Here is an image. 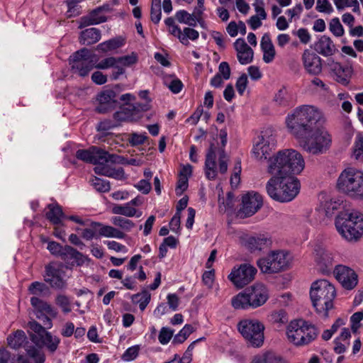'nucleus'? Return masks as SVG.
Wrapping results in <instances>:
<instances>
[{
	"label": "nucleus",
	"instance_id": "1",
	"mask_svg": "<svg viewBox=\"0 0 363 363\" xmlns=\"http://www.w3.org/2000/svg\"><path fill=\"white\" fill-rule=\"evenodd\" d=\"M321 116V112L315 106L302 105L286 118L289 131L297 140L299 146L313 155L323 153L331 143L330 134L317 126Z\"/></svg>",
	"mask_w": 363,
	"mask_h": 363
},
{
	"label": "nucleus",
	"instance_id": "2",
	"mask_svg": "<svg viewBox=\"0 0 363 363\" xmlns=\"http://www.w3.org/2000/svg\"><path fill=\"white\" fill-rule=\"evenodd\" d=\"M76 157L86 163L96 165L94 171L96 174L122 180L125 179L122 167L115 168V163H124L122 156L109 154L96 146L89 149H80L76 152Z\"/></svg>",
	"mask_w": 363,
	"mask_h": 363
},
{
	"label": "nucleus",
	"instance_id": "3",
	"mask_svg": "<svg viewBox=\"0 0 363 363\" xmlns=\"http://www.w3.org/2000/svg\"><path fill=\"white\" fill-rule=\"evenodd\" d=\"M305 162L301 153L294 149L279 151L269 158L267 172L270 174L292 175L302 172Z\"/></svg>",
	"mask_w": 363,
	"mask_h": 363
},
{
	"label": "nucleus",
	"instance_id": "4",
	"mask_svg": "<svg viewBox=\"0 0 363 363\" xmlns=\"http://www.w3.org/2000/svg\"><path fill=\"white\" fill-rule=\"evenodd\" d=\"M272 175L266 184V191L272 199L289 202L298 195L301 184L297 178L292 175Z\"/></svg>",
	"mask_w": 363,
	"mask_h": 363
},
{
	"label": "nucleus",
	"instance_id": "5",
	"mask_svg": "<svg viewBox=\"0 0 363 363\" xmlns=\"http://www.w3.org/2000/svg\"><path fill=\"white\" fill-rule=\"evenodd\" d=\"M336 296L335 286L326 279L314 281L310 291V297L316 312L323 318L328 317V311L333 308Z\"/></svg>",
	"mask_w": 363,
	"mask_h": 363
},
{
	"label": "nucleus",
	"instance_id": "6",
	"mask_svg": "<svg viewBox=\"0 0 363 363\" xmlns=\"http://www.w3.org/2000/svg\"><path fill=\"white\" fill-rule=\"evenodd\" d=\"M268 298L269 293L266 286L256 284L234 296L231 303L235 309L256 308L264 304Z\"/></svg>",
	"mask_w": 363,
	"mask_h": 363
},
{
	"label": "nucleus",
	"instance_id": "7",
	"mask_svg": "<svg viewBox=\"0 0 363 363\" xmlns=\"http://www.w3.org/2000/svg\"><path fill=\"white\" fill-rule=\"evenodd\" d=\"M336 186L350 198L362 199L363 172L351 167L344 169L337 178Z\"/></svg>",
	"mask_w": 363,
	"mask_h": 363
},
{
	"label": "nucleus",
	"instance_id": "8",
	"mask_svg": "<svg viewBox=\"0 0 363 363\" xmlns=\"http://www.w3.org/2000/svg\"><path fill=\"white\" fill-rule=\"evenodd\" d=\"M335 227L347 240H357L363 233V216L357 212H341L335 219Z\"/></svg>",
	"mask_w": 363,
	"mask_h": 363
},
{
	"label": "nucleus",
	"instance_id": "9",
	"mask_svg": "<svg viewBox=\"0 0 363 363\" xmlns=\"http://www.w3.org/2000/svg\"><path fill=\"white\" fill-rule=\"evenodd\" d=\"M318 333L314 325L302 319L291 321L286 329L289 341L296 346L308 345L317 338Z\"/></svg>",
	"mask_w": 363,
	"mask_h": 363
},
{
	"label": "nucleus",
	"instance_id": "10",
	"mask_svg": "<svg viewBox=\"0 0 363 363\" xmlns=\"http://www.w3.org/2000/svg\"><path fill=\"white\" fill-rule=\"evenodd\" d=\"M238 329L251 346L260 347L263 345L264 326L261 322L257 320H242L238 324Z\"/></svg>",
	"mask_w": 363,
	"mask_h": 363
},
{
	"label": "nucleus",
	"instance_id": "11",
	"mask_svg": "<svg viewBox=\"0 0 363 363\" xmlns=\"http://www.w3.org/2000/svg\"><path fill=\"white\" fill-rule=\"evenodd\" d=\"M290 262L287 252L283 250L272 251L265 257L257 260V264L264 273L274 274L285 270Z\"/></svg>",
	"mask_w": 363,
	"mask_h": 363
},
{
	"label": "nucleus",
	"instance_id": "12",
	"mask_svg": "<svg viewBox=\"0 0 363 363\" xmlns=\"http://www.w3.org/2000/svg\"><path fill=\"white\" fill-rule=\"evenodd\" d=\"M94 56L91 51L86 48L74 52L69 57L72 70L78 73L81 77L87 76L94 67Z\"/></svg>",
	"mask_w": 363,
	"mask_h": 363
},
{
	"label": "nucleus",
	"instance_id": "13",
	"mask_svg": "<svg viewBox=\"0 0 363 363\" xmlns=\"http://www.w3.org/2000/svg\"><path fill=\"white\" fill-rule=\"evenodd\" d=\"M277 145L275 136L271 131L266 130L262 132L261 135L258 136L257 140L254 145L252 154L258 160H265L269 157L271 152Z\"/></svg>",
	"mask_w": 363,
	"mask_h": 363
},
{
	"label": "nucleus",
	"instance_id": "14",
	"mask_svg": "<svg viewBox=\"0 0 363 363\" xmlns=\"http://www.w3.org/2000/svg\"><path fill=\"white\" fill-rule=\"evenodd\" d=\"M9 347L13 349L23 347L28 356L35 359L36 363H43L45 359L39 355L38 350L27 340L24 331L18 330L13 335L7 337Z\"/></svg>",
	"mask_w": 363,
	"mask_h": 363
},
{
	"label": "nucleus",
	"instance_id": "15",
	"mask_svg": "<svg viewBox=\"0 0 363 363\" xmlns=\"http://www.w3.org/2000/svg\"><path fill=\"white\" fill-rule=\"evenodd\" d=\"M257 269L250 264H242L238 268L235 267L228 275V279L238 288H243L250 283L257 273Z\"/></svg>",
	"mask_w": 363,
	"mask_h": 363
},
{
	"label": "nucleus",
	"instance_id": "16",
	"mask_svg": "<svg viewBox=\"0 0 363 363\" xmlns=\"http://www.w3.org/2000/svg\"><path fill=\"white\" fill-rule=\"evenodd\" d=\"M242 206L238 212V216L247 218L253 216L262 206V197L256 192H249L242 196Z\"/></svg>",
	"mask_w": 363,
	"mask_h": 363
},
{
	"label": "nucleus",
	"instance_id": "17",
	"mask_svg": "<svg viewBox=\"0 0 363 363\" xmlns=\"http://www.w3.org/2000/svg\"><path fill=\"white\" fill-rule=\"evenodd\" d=\"M333 272L336 279L345 289H353L357 285L358 276L352 269L345 265H337Z\"/></svg>",
	"mask_w": 363,
	"mask_h": 363
},
{
	"label": "nucleus",
	"instance_id": "18",
	"mask_svg": "<svg viewBox=\"0 0 363 363\" xmlns=\"http://www.w3.org/2000/svg\"><path fill=\"white\" fill-rule=\"evenodd\" d=\"M314 260L318 271L328 274L333 269V258L332 254L320 246H316L314 250Z\"/></svg>",
	"mask_w": 363,
	"mask_h": 363
},
{
	"label": "nucleus",
	"instance_id": "19",
	"mask_svg": "<svg viewBox=\"0 0 363 363\" xmlns=\"http://www.w3.org/2000/svg\"><path fill=\"white\" fill-rule=\"evenodd\" d=\"M242 244L250 252H259L272 244V240L264 234L246 235L242 238Z\"/></svg>",
	"mask_w": 363,
	"mask_h": 363
},
{
	"label": "nucleus",
	"instance_id": "20",
	"mask_svg": "<svg viewBox=\"0 0 363 363\" xmlns=\"http://www.w3.org/2000/svg\"><path fill=\"white\" fill-rule=\"evenodd\" d=\"M116 96L115 91L110 89L99 94L97 96L99 105L95 108L96 112L104 114L116 108L118 104Z\"/></svg>",
	"mask_w": 363,
	"mask_h": 363
},
{
	"label": "nucleus",
	"instance_id": "21",
	"mask_svg": "<svg viewBox=\"0 0 363 363\" xmlns=\"http://www.w3.org/2000/svg\"><path fill=\"white\" fill-rule=\"evenodd\" d=\"M63 271L52 264L45 267L44 280L52 288L62 289L66 286V281L63 278Z\"/></svg>",
	"mask_w": 363,
	"mask_h": 363
},
{
	"label": "nucleus",
	"instance_id": "22",
	"mask_svg": "<svg viewBox=\"0 0 363 363\" xmlns=\"http://www.w3.org/2000/svg\"><path fill=\"white\" fill-rule=\"evenodd\" d=\"M302 60L304 68L309 74L317 75L321 72L322 60L316 53L306 50L302 55Z\"/></svg>",
	"mask_w": 363,
	"mask_h": 363
},
{
	"label": "nucleus",
	"instance_id": "23",
	"mask_svg": "<svg viewBox=\"0 0 363 363\" xmlns=\"http://www.w3.org/2000/svg\"><path fill=\"white\" fill-rule=\"evenodd\" d=\"M313 50L324 57H330L337 51L332 39L323 35L313 45Z\"/></svg>",
	"mask_w": 363,
	"mask_h": 363
},
{
	"label": "nucleus",
	"instance_id": "24",
	"mask_svg": "<svg viewBox=\"0 0 363 363\" xmlns=\"http://www.w3.org/2000/svg\"><path fill=\"white\" fill-rule=\"evenodd\" d=\"M216 146L214 143H211L208 152L206 155L205 161V173L206 177L210 179H214L216 177Z\"/></svg>",
	"mask_w": 363,
	"mask_h": 363
},
{
	"label": "nucleus",
	"instance_id": "25",
	"mask_svg": "<svg viewBox=\"0 0 363 363\" xmlns=\"http://www.w3.org/2000/svg\"><path fill=\"white\" fill-rule=\"evenodd\" d=\"M60 257L65 262L72 265L77 264V265L80 266L84 262V255L69 245L64 246Z\"/></svg>",
	"mask_w": 363,
	"mask_h": 363
},
{
	"label": "nucleus",
	"instance_id": "26",
	"mask_svg": "<svg viewBox=\"0 0 363 363\" xmlns=\"http://www.w3.org/2000/svg\"><path fill=\"white\" fill-rule=\"evenodd\" d=\"M202 10L195 8L193 13L190 14L185 10H180L175 14L176 19L182 23H185L189 26H196V21L201 20Z\"/></svg>",
	"mask_w": 363,
	"mask_h": 363
},
{
	"label": "nucleus",
	"instance_id": "27",
	"mask_svg": "<svg viewBox=\"0 0 363 363\" xmlns=\"http://www.w3.org/2000/svg\"><path fill=\"white\" fill-rule=\"evenodd\" d=\"M333 71L336 81L343 85H347L349 83V78L352 73V67L349 66H342L340 63L332 61L329 64Z\"/></svg>",
	"mask_w": 363,
	"mask_h": 363
},
{
	"label": "nucleus",
	"instance_id": "28",
	"mask_svg": "<svg viewBox=\"0 0 363 363\" xmlns=\"http://www.w3.org/2000/svg\"><path fill=\"white\" fill-rule=\"evenodd\" d=\"M60 342L59 337L52 336L50 333L47 331L43 335L38 337V340L34 344L40 348L46 347L50 352H54L57 350Z\"/></svg>",
	"mask_w": 363,
	"mask_h": 363
},
{
	"label": "nucleus",
	"instance_id": "29",
	"mask_svg": "<svg viewBox=\"0 0 363 363\" xmlns=\"http://www.w3.org/2000/svg\"><path fill=\"white\" fill-rule=\"evenodd\" d=\"M235 50L237 51V54L240 53L243 51H247V57L242 58L241 55H239V62L242 65H247L252 62L254 52L253 50L246 43L243 38H238L234 43Z\"/></svg>",
	"mask_w": 363,
	"mask_h": 363
},
{
	"label": "nucleus",
	"instance_id": "30",
	"mask_svg": "<svg viewBox=\"0 0 363 363\" xmlns=\"http://www.w3.org/2000/svg\"><path fill=\"white\" fill-rule=\"evenodd\" d=\"M260 45L264 52L263 60L264 62L269 63L272 62L275 57L276 52L269 33L264 34L261 40Z\"/></svg>",
	"mask_w": 363,
	"mask_h": 363
},
{
	"label": "nucleus",
	"instance_id": "31",
	"mask_svg": "<svg viewBox=\"0 0 363 363\" xmlns=\"http://www.w3.org/2000/svg\"><path fill=\"white\" fill-rule=\"evenodd\" d=\"M30 303L36 311V314H48L49 315L54 318L57 315V312L52 308L50 304L37 296H33L30 298Z\"/></svg>",
	"mask_w": 363,
	"mask_h": 363
},
{
	"label": "nucleus",
	"instance_id": "32",
	"mask_svg": "<svg viewBox=\"0 0 363 363\" xmlns=\"http://www.w3.org/2000/svg\"><path fill=\"white\" fill-rule=\"evenodd\" d=\"M101 38V31L96 28H90L82 30L79 36L82 45H91L97 43Z\"/></svg>",
	"mask_w": 363,
	"mask_h": 363
},
{
	"label": "nucleus",
	"instance_id": "33",
	"mask_svg": "<svg viewBox=\"0 0 363 363\" xmlns=\"http://www.w3.org/2000/svg\"><path fill=\"white\" fill-rule=\"evenodd\" d=\"M48 208L49 211L46 213V218L54 225L61 224L62 218H66L61 206L57 204H50Z\"/></svg>",
	"mask_w": 363,
	"mask_h": 363
},
{
	"label": "nucleus",
	"instance_id": "34",
	"mask_svg": "<svg viewBox=\"0 0 363 363\" xmlns=\"http://www.w3.org/2000/svg\"><path fill=\"white\" fill-rule=\"evenodd\" d=\"M113 118L116 122L118 123L132 121L135 119L133 112L129 107L128 103L121 106L120 109L114 113Z\"/></svg>",
	"mask_w": 363,
	"mask_h": 363
},
{
	"label": "nucleus",
	"instance_id": "35",
	"mask_svg": "<svg viewBox=\"0 0 363 363\" xmlns=\"http://www.w3.org/2000/svg\"><path fill=\"white\" fill-rule=\"evenodd\" d=\"M101 12H96L93 14V10L91 11L88 16L81 18V25L79 28L85 27L91 25H96L107 21V17L99 15Z\"/></svg>",
	"mask_w": 363,
	"mask_h": 363
},
{
	"label": "nucleus",
	"instance_id": "36",
	"mask_svg": "<svg viewBox=\"0 0 363 363\" xmlns=\"http://www.w3.org/2000/svg\"><path fill=\"white\" fill-rule=\"evenodd\" d=\"M124 44V39L121 37L110 39L96 46V50L102 52H107L121 48Z\"/></svg>",
	"mask_w": 363,
	"mask_h": 363
},
{
	"label": "nucleus",
	"instance_id": "37",
	"mask_svg": "<svg viewBox=\"0 0 363 363\" xmlns=\"http://www.w3.org/2000/svg\"><path fill=\"white\" fill-rule=\"evenodd\" d=\"M252 363H285V362L279 355L268 352L262 355L255 356Z\"/></svg>",
	"mask_w": 363,
	"mask_h": 363
},
{
	"label": "nucleus",
	"instance_id": "38",
	"mask_svg": "<svg viewBox=\"0 0 363 363\" xmlns=\"http://www.w3.org/2000/svg\"><path fill=\"white\" fill-rule=\"evenodd\" d=\"M84 0H67V16L68 18H73L82 13V3Z\"/></svg>",
	"mask_w": 363,
	"mask_h": 363
},
{
	"label": "nucleus",
	"instance_id": "39",
	"mask_svg": "<svg viewBox=\"0 0 363 363\" xmlns=\"http://www.w3.org/2000/svg\"><path fill=\"white\" fill-rule=\"evenodd\" d=\"M28 291L35 296H40L48 295L50 290L45 284L40 281H34L29 286Z\"/></svg>",
	"mask_w": 363,
	"mask_h": 363
},
{
	"label": "nucleus",
	"instance_id": "40",
	"mask_svg": "<svg viewBox=\"0 0 363 363\" xmlns=\"http://www.w3.org/2000/svg\"><path fill=\"white\" fill-rule=\"evenodd\" d=\"M150 294L147 290H143L141 293L133 295L132 301L134 303H138L140 309L144 311L150 303Z\"/></svg>",
	"mask_w": 363,
	"mask_h": 363
},
{
	"label": "nucleus",
	"instance_id": "41",
	"mask_svg": "<svg viewBox=\"0 0 363 363\" xmlns=\"http://www.w3.org/2000/svg\"><path fill=\"white\" fill-rule=\"evenodd\" d=\"M28 327L33 332V333L30 334V340L33 343L38 340V337H41L47 332L45 327L42 326L35 320L30 321L28 323Z\"/></svg>",
	"mask_w": 363,
	"mask_h": 363
},
{
	"label": "nucleus",
	"instance_id": "42",
	"mask_svg": "<svg viewBox=\"0 0 363 363\" xmlns=\"http://www.w3.org/2000/svg\"><path fill=\"white\" fill-rule=\"evenodd\" d=\"M194 330L191 325H185L179 333L174 337L172 344L177 345L184 342Z\"/></svg>",
	"mask_w": 363,
	"mask_h": 363
},
{
	"label": "nucleus",
	"instance_id": "43",
	"mask_svg": "<svg viewBox=\"0 0 363 363\" xmlns=\"http://www.w3.org/2000/svg\"><path fill=\"white\" fill-rule=\"evenodd\" d=\"M137 210L130 206L127 203L125 205H115L112 208V213L114 214L122 215L126 217H133L135 216Z\"/></svg>",
	"mask_w": 363,
	"mask_h": 363
},
{
	"label": "nucleus",
	"instance_id": "44",
	"mask_svg": "<svg viewBox=\"0 0 363 363\" xmlns=\"http://www.w3.org/2000/svg\"><path fill=\"white\" fill-rule=\"evenodd\" d=\"M111 223L125 231H130L135 225L132 220L121 216L112 217Z\"/></svg>",
	"mask_w": 363,
	"mask_h": 363
},
{
	"label": "nucleus",
	"instance_id": "45",
	"mask_svg": "<svg viewBox=\"0 0 363 363\" xmlns=\"http://www.w3.org/2000/svg\"><path fill=\"white\" fill-rule=\"evenodd\" d=\"M275 103L281 106H289L290 99L286 89L283 86L276 94L274 98Z\"/></svg>",
	"mask_w": 363,
	"mask_h": 363
},
{
	"label": "nucleus",
	"instance_id": "46",
	"mask_svg": "<svg viewBox=\"0 0 363 363\" xmlns=\"http://www.w3.org/2000/svg\"><path fill=\"white\" fill-rule=\"evenodd\" d=\"M199 33L197 30L191 28H184L180 42L185 45H189L188 39L196 40L199 38Z\"/></svg>",
	"mask_w": 363,
	"mask_h": 363
},
{
	"label": "nucleus",
	"instance_id": "47",
	"mask_svg": "<svg viewBox=\"0 0 363 363\" xmlns=\"http://www.w3.org/2000/svg\"><path fill=\"white\" fill-rule=\"evenodd\" d=\"M91 185L99 192H108L111 189L108 181L95 177L91 180Z\"/></svg>",
	"mask_w": 363,
	"mask_h": 363
},
{
	"label": "nucleus",
	"instance_id": "48",
	"mask_svg": "<svg viewBox=\"0 0 363 363\" xmlns=\"http://www.w3.org/2000/svg\"><path fill=\"white\" fill-rule=\"evenodd\" d=\"M330 32L337 37H341L344 34V28L338 18L331 19L329 24Z\"/></svg>",
	"mask_w": 363,
	"mask_h": 363
},
{
	"label": "nucleus",
	"instance_id": "49",
	"mask_svg": "<svg viewBox=\"0 0 363 363\" xmlns=\"http://www.w3.org/2000/svg\"><path fill=\"white\" fill-rule=\"evenodd\" d=\"M138 60V55L134 52L129 55L117 57L118 64H120L123 67H130L135 64Z\"/></svg>",
	"mask_w": 363,
	"mask_h": 363
},
{
	"label": "nucleus",
	"instance_id": "50",
	"mask_svg": "<svg viewBox=\"0 0 363 363\" xmlns=\"http://www.w3.org/2000/svg\"><path fill=\"white\" fill-rule=\"evenodd\" d=\"M129 107L133 112L135 118H140V113L147 111L150 109V104L148 103H136V104H129Z\"/></svg>",
	"mask_w": 363,
	"mask_h": 363
},
{
	"label": "nucleus",
	"instance_id": "51",
	"mask_svg": "<svg viewBox=\"0 0 363 363\" xmlns=\"http://www.w3.org/2000/svg\"><path fill=\"white\" fill-rule=\"evenodd\" d=\"M56 304L62 308L65 313H68L72 311L69 298L65 295H58L56 297Z\"/></svg>",
	"mask_w": 363,
	"mask_h": 363
},
{
	"label": "nucleus",
	"instance_id": "52",
	"mask_svg": "<svg viewBox=\"0 0 363 363\" xmlns=\"http://www.w3.org/2000/svg\"><path fill=\"white\" fill-rule=\"evenodd\" d=\"M116 64H118L117 57H109L101 60L94 66V67L99 69H106L108 68H113L116 66Z\"/></svg>",
	"mask_w": 363,
	"mask_h": 363
},
{
	"label": "nucleus",
	"instance_id": "53",
	"mask_svg": "<svg viewBox=\"0 0 363 363\" xmlns=\"http://www.w3.org/2000/svg\"><path fill=\"white\" fill-rule=\"evenodd\" d=\"M173 335H174L173 330L168 328L163 327V328H162V329L160 332V334L158 336V340L162 345H166L172 339V337H173Z\"/></svg>",
	"mask_w": 363,
	"mask_h": 363
},
{
	"label": "nucleus",
	"instance_id": "54",
	"mask_svg": "<svg viewBox=\"0 0 363 363\" xmlns=\"http://www.w3.org/2000/svg\"><path fill=\"white\" fill-rule=\"evenodd\" d=\"M140 347L138 345H135L128 348L122 356L124 361H132L138 355Z\"/></svg>",
	"mask_w": 363,
	"mask_h": 363
},
{
	"label": "nucleus",
	"instance_id": "55",
	"mask_svg": "<svg viewBox=\"0 0 363 363\" xmlns=\"http://www.w3.org/2000/svg\"><path fill=\"white\" fill-rule=\"evenodd\" d=\"M218 155H219V171L221 174H225L228 170V164H227V155L225 154V150L223 148H218Z\"/></svg>",
	"mask_w": 363,
	"mask_h": 363
},
{
	"label": "nucleus",
	"instance_id": "56",
	"mask_svg": "<svg viewBox=\"0 0 363 363\" xmlns=\"http://www.w3.org/2000/svg\"><path fill=\"white\" fill-rule=\"evenodd\" d=\"M316 10L319 12L330 13L333 9L328 0H317Z\"/></svg>",
	"mask_w": 363,
	"mask_h": 363
},
{
	"label": "nucleus",
	"instance_id": "57",
	"mask_svg": "<svg viewBox=\"0 0 363 363\" xmlns=\"http://www.w3.org/2000/svg\"><path fill=\"white\" fill-rule=\"evenodd\" d=\"M247 83L248 80L246 74H241L240 77L238 79L235 86L240 95L242 96L245 90L247 88Z\"/></svg>",
	"mask_w": 363,
	"mask_h": 363
},
{
	"label": "nucleus",
	"instance_id": "58",
	"mask_svg": "<svg viewBox=\"0 0 363 363\" xmlns=\"http://www.w3.org/2000/svg\"><path fill=\"white\" fill-rule=\"evenodd\" d=\"M354 155L356 160L363 161V137H359L356 140Z\"/></svg>",
	"mask_w": 363,
	"mask_h": 363
},
{
	"label": "nucleus",
	"instance_id": "59",
	"mask_svg": "<svg viewBox=\"0 0 363 363\" xmlns=\"http://www.w3.org/2000/svg\"><path fill=\"white\" fill-rule=\"evenodd\" d=\"M188 188V178L186 177H179L176 187V194L181 196Z\"/></svg>",
	"mask_w": 363,
	"mask_h": 363
},
{
	"label": "nucleus",
	"instance_id": "60",
	"mask_svg": "<svg viewBox=\"0 0 363 363\" xmlns=\"http://www.w3.org/2000/svg\"><path fill=\"white\" fill-rule=\"evenodd\" d=\"M217 74L223 76L224 79H228L230 77V68L227 62H222L218 66V72Z\"/></svg>",
	"mask_w": 363,
	"mask_h": 363
},
{
	"label": "nucleus",
	"instance_id": "61",
	"mask_svg": "<svg viewBox=\"0 0 363 363\" xmlns=\"http://www.w3.org/2000/svg\"><path fill=\"white\" fill-rule=\"evenodd\" d=\"M63 247H64L62 246L60 243L55 241H51L48 242L47 248L51 254L61 257Z\"/></svg>",
	"mask_w": 363,
	"mask_h": 363
},
{
	"label": "nucleus",
	"instance_id": "62",
	"mask_svg": "<svg viewBox=\"0 0 363 363\" xmlns=\"http://www.w3.org/2000/svg\"><path fill=\"white\" fill-rule=\"evenodd\" d=\"M146 139L145 135L133 133L130 135L129 142L132 146H136L143 144Z\"/></svg>",
	"mask_w": 363,
	"mask_h": 363
},
{
	"label": "nucleus",
	"instance_id": "63",
	"mask_svg": "<svg viewBox=\"0 0 363 363\" xmlns=\"http://www.w3.org/2000/svg\"><path fill=\"white\" fill-rule=\"evenodd\" d=\"M161 16H162L161 7L152 6L151 10H150L151 21L155 24H157L161 20Z\"/></svg>",
	"mask_w": 363,
	"mask_h": 363
},
{
	"label": "nucleus",
	"instance_id": "64",
	"mask_svg": "<svg viewBox=\"0 0 363 363\" xmlns=\"http://www.w3.org/2000/svg\"><path fill=\"white\" fill-rule=\"evenodd\" d=\"M91 80L96 84L102 85L106 83L107 76L100 71H96L91 75Z\"/></svg>",
	"mask_w": 363,
	"mask_h": 363
}]
</instances>
